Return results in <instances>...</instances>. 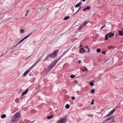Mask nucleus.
<instances>
[{"label": "nucleus", "mask_w": 123, "mask_h": 123, "mask_svg": "<svg viewBox=\"0 0 123 123\" xmlns=\"http://www.w3.org/2000/svg\"><path fill=\"white\" fill-rule=\"evenodd\" d=\"M39 59L35 63L37 64V63H38L39 62Z\"/></svg>", "instance_id": "obj_38"}, {"label": "nucleus", "mask_w": 123, "mask_h": 123, "mask_svg": "<svg viewBox=\"0 0 123 123\" xmlns=\"http://www.w3.org/2000/svg\"><path fill=\"white\" fill-rule=\"evenodd\" d=\"M38 16L39 17H41L43 14V12L41 8H38L37 10Z\"/></svg>", "instance_id": "obj_3"}, {"label": "nucleus", "mask_w": 123, "mask_h": 123, "mask_svg": "<svg viewBox=\"0 0 123 123\" xmlns=\"http://www.w3.org/2000/svg\"><path fill=\"white\" fill-rule=\"evenodd\" d=\"M115 111V109H113L109 113L107 114L105 116V117H109L112 115Z\"/></svg>", "instance_id": "obj_7"}, {"label": "nucleus", "mask_w": 123, "mask_h": 123, "mask_svg": "<svg viewBox=\"0 0 123 123\" xmlns=\"http://www.w3.org/2000/svg\"><path fill=\"white\" fill-rule=\"evenodd\" d=\"M28 12V11H27V13H26L25 14V16H27V15Z\"/></svg>", "instance_id": "obj_45"}, {"label": "nucleus", "mask_w": 123, "mask_h": 123, "mask_svg": "<svg viewBox=\"0 0 123 123\" xmlns=\"http://www.w3.org/2000/svg\"><path fill=\"white\" fill-rule=\"evenodd\" d=\"M111 122H115V121L114 120H113Z\"/></svg>", "instance_id": "obj_47"}, {"label": "nucleus", "mask_w": 123, "mask_h": 123, "mask_svg": "<svg viewBox=\"0 0 123 123\" xmlns=\"http://www.w3.org/2000/svg\"><path fill=\"white\" fill-rule=\"evenodd\" d=\"M90 84L91 86H92L94 85V84L92 82H90Z\"/></svg>", "instance_id": "obj_32"}, {"label": "nucleus", "mask_w": 123, "mask_h": 123, "mask_svg": "<svg viewBox=\"0 0 123 123\" xmlns=\"http://www.w3.org/2000/svg\"><path fill=\"white\" fill-rule=\"evenodd\" d=\"M75 77V76L73 75H71L70 76V77L71 78H74Z\"/></svg>", "instance_id": "obj_30"}, {"label": "nucleus", "mask_w": 123, "mask_h": 123, "mask_svg": "<svg viewBox=\"0 0 123 123\" xmlns=\"http://www.w3.org/2000/svg\"><path fill=\"white\" fill-rule=\"evenodd\" d=\"M53 117V116L51 115L50 116H47V118L48 119H49Z\"/></svg>", "instance_id": "obj_20"}, {"label": "nucleus", "mask_w": 123, "mask_h": 123, "mask_svg": "<svg viewBox=\"0 0 123 123\" xmlns=\"http://www.w3.org/2000/svg\"><path fill=\"white\" fill-rule=\"evenodd\" d=\"M29 89L28 88H27L26 89V90L24 91L22 93V95L24 96V95L26 94L28 91Z\"/></svg>", "instance_id": "obj_10"}, {"label": "nucleus", "mask_w": 123, "mask_h": 123, "mask_svg": "<svg viewBox=\"0 0 123 123\" xmlns=\"http://www.w3.org/2000/svg\"><path fill=\"white\" fill-rule=\"evenodd\" d=\"M109 36V38H111L113 37L114 36V34L112 33L111 32L109 33L108 34Z\"/></svg>", "instance_id": "obj_11"}, {"label": "nucleus", "mask_w": 123, "mask_h": 123, "mask_svg": "<svg viewBox=\"0 0 123 123\" xmlns=\"http://www.w3.org/2000/svg\"><path fill=\"white\" fill-rule=\"evenodd\" d=\"M57 62V61H55L53 62L46 69V73H48L55 66Z\"/></svg>", "instance_id": "obj_2"}, {"label": "nucleus", "mask_w": 123, "mask_h": 123, "mask_svg": "<svg viewBox=\"0 0 123 123\" xmlns=\"http://www.w3.org/2000/svg\"><path fill=\"white\" fill-rule=\"evenodd\" d=\"M69 50L68 49L67 50H66L62 54L60 55L59 57L58 58V60H60L61 58Z\"/></svg>", "instance_id": "obj_8"}, {"label": "nucleus", "mask_w": 123, "mask_h": 123, "mask_svg": "<svg viewBox=\"0 0 123 123\" xmlns=\"http://www.w3.org/2000/svg\"><path fill=\"white\" fill-rule=\"evenodd\" d=\"M58 51V50L55 51L52 53H50L49 55V56L50 57H54L57 54Z\"/></svg>", "instance_id": "obj_4"}, {"label": "nucleus", "mask_w": 123, "mask_h": 123, "mask_svg": "<svg viewBox=\"0 0 123 123\" xmlns=\"http://www.w3.org/2000/svg\"><path fill=\"white\" fill-rule=\"evenodd\" d=\"M21 41H19V42H18V44H19V43H21Z\"/></svg>", "instance_id": "obj_48"}, {"label": "nucleus", "mask_w": 123, "mask_h": 123, "mask_svg": "<svg viewBox=\"0 0 123 123\" xmlns=\"http://www.w3.org/2000/svg\"><path fill=\"white\" fill-rule=\"evenodd\" d=\"M101 51V50L99 48L97 50V51L98 53L100 52Z\"/></svg>", "instance_id": "obj_27"}, {"label": "nucleus", "mask_w": 123, "mask_h": 123, "mask_svg": "<svg viewBox=\"0 0 123 123\" xmlns=\"http://www.w3.org/2000/svg\"><path fill=\"white\" fill-rule=\"evenodd\" d=\"M82 45H80V47H82Z\"/></svg>", "instance_id": "obj_52"}, {"label": "nucleus", "mask_w": 123, "mask_h": 123, "mask_svg": "<svg viewBox=\"0 0 123 123\" xmlns=\"http://www.w3.org/2000/svg\"><path fill=\"white\" fill-rule=\"evenodd\" d=\"M115 118V116H112L109 117L107 118L106 120H105L106 121H108L112 119H114Z\"/></svg>", "instance_id": "obj_9"}, {"label": "nucleus", "mask_w": 123, "mask_h": 123, "mask_svg": "<svg viewBox=\"0 0 123 123\" xmlns=\"http://www.w3.org/2000/svg\"><path fill=\"white\" fill-rule=\"evenodd\" d=\"M69 18H70L69 16H68L66 17H64L63 18V20H67L69 19Z\"/></svg>", "instance_id": "obj_21"}, {"label": "nucleus", "mask_w": 123, "mask_h": 123, "mask_svg": "<svg viewBox=\"0 0 123 123\" xmlns=\"http://www.w3.org/2000/svg\"><path fill=\"white\" fill-rule=\"evenodd\" d=\"M88 50L87 51V52L88 53H89L90 51V49H88Z\"/></svg>", "instance_id": "obj_43"}, {"label": "nucleus", "mask_w": 123, "mask_h": 123, "mask_svg": "<svg viewBox=\"0 0 123 123\" xmlns=\"http://www.w3.org/2000/svg\"><path fill=\"white\" fill-rule=\"evenodd\" d=\"M109 36L108 34H106L105 37V41H106L109 39Z\"/></svg>", "instance_id": "obj_18"}, {"label": "nucleus", "mask_w": 123, "mask_h": 123, "mask_svg": "<svg viewBox=\"0 0 123 123\" xmlns=\"http://www.w3.org/2000/svg\"><path fill=\"white\" fill-rule=\"evenodd\" d=\"M66 121V119L65 118L60 119L57 121V123H65Z\"/></svg>", "instance_id": "obj_6"}, {"label": "nucleus", "mask_w": 123, "mask_h": 123, "mask_svg": "<svg viewBox=\"0 0 123 123\" xmlns=\"http://www.w3.org/2000/svg\"><path fill=\"white\" fill-rule=\"evenodd\" d=\"M49 57H50V56H49V55H48L46 57H45V58L44 59L43 61H45L46 60L49 59Z\"/></svg>", "instance_id": "obj_19"}, {"label": "nucleus", "mask_w": 123, "mask_h": 123, "mask_svg": "<svg viewBox=\"0 0 123 123\" xmlns=\"http://www.w3.org/2000/svg\"><path fill=\"white\" fill-rule=\"evenodd\" d=\"M70 107V105L68 104H67L65 105V108L67 109H68Z\"/></svg>", "instance_id": "obj_25"}, {"label": "nucleus", "mask_w": 123, "mask_h": 123, "mask_svg": "<svg viewBox=\"0 0 123 123\" xmlns=\"http://www.w3.org/2000/svg\"><path fill=\"white\" fill-rule=\"evenodd\" d=\"M90 6H88L86 8H84L83 10V11H86V10H89L90 9Z\"/></svg>", "instance_id": "obj_16"}, {"label": "nucleus", "mask_w": 123, "mask_h": 123, "mask_svg": "<svg viewBox=\"0 0 123 123\" xmlns=\"http://www.w3.org/2000/svg\"><path fill=\"white\" fill-rule=\"evenodd\" d=\"M76 82H77V83H78V81L77 80H76Z\"/></svg>", "instance_id": "obj_53"}, {"label": "nucleus", "mask_w": 123, "mask_h": 123, "mask_svg": "<svg viewBox=\"0 0 123 123\" xmlns=\"http://www.w3.org/2000/svg\"><path fill=\"white\" fill-rule=\"evenodd\" d=\"M81 8H82V7H79V9H80Z\"/></svg>", "instance_id": "obj_50"}, {"label": "nucleus", "mask_w": 123, "mask_h": 123, "mask_svg": "<svg viewBox=\"0 0 123 123\" xmlns=\"http://www.w3.org/2000/svg\"><path fill=\"white\" fill-rule=\"evenodd\" d=\"M20 117V114L19 113L17 112L14 115L12 116L11 121L12 122H16L19 120Z\"/></svg>", "instance_id": "obj_1"}, {"label": "nucleus", "mask_w": 123, "mask_h": 123, "mask_svg": "<svg viewBox=\"0 0 123 123\" xmlns=\"http://www.w3.org/2000/svg\"><path fill=\"white\" fill-rule=\"evenodd\" d=\"M81 62V61L80 60H79L78 61V63H80Z\"/></svg>", "instance_id": "obj_41"}, {"label": "nucleus", "mask_w": 123, "mask_h": 123, "mask_svg": "<svg viewBox=\"0 0 123 123\" xmlns=\"http://www.w3.org/2000/svg\"><path fill=\"white\" fill-rule=\"evenodd\" d=\"M30 56H29L27 58H26V59H27L28 58H30Z\"/></svg>", "instance_id": "obj_42"}, {"label": "nucleus", "mask_w": 123, "mask_h": 123, "mask_svg": "<svg viewBox=\"0 0 123 123\" xmlns=\"http://www.w3.org/2000/svg\"><path fill=\"white\" fill-rule=\"evenodd\" d=\"M79 10H78L77 11V12H76L75 13H74V14H73V15H75L79 12Z\"/></svg>", "instance_id": "obj_36"}, {"label": "nucleus", "mask_w": 123, "mask_h": 123, "mask_svg": "<svg viewBox=\"0 0 123 123\" xmlns=\"http://www.w3.org/2000/svg\"><path fill=\"white\" fill-rule=\"evenodd\" d=\"M71 98L72 100H74L75 98L73 96L71 97Z\"/></svg>", "instance_id": "obj_35"}, {"label": "nucleus", "mask_w": 123, "mask_h": 123, "mask_svg": "<svg viewBox=\"0 0 123 123\" xmlns=\"http://www.w3.org/2000/svg\"><path fill=\"white\" fill-rule=\"evenodd\" d=\"M84 69H83L82 70V71L83 72H84L85 71H86L87 70V69L86 68V67H84Z\"/></svg>", "instance_id": "obj_24"}, {"label": "nucleus", "mask_w": 123, "mask_h": 123, "mask_svg": "<svg viewBox=\"0 0 123 123\" xmlns=\"http://www.w3.org/2000/svg\"><path fill=\"white\" fill-rule=\"evenodd\" d=\"M85 48L87 49H90L89 48V47L87 46H86L85 47Z\"/></svg>", "instance_id": "obj_37"}, {"label": "nucleus", "mask_w": 123, "mask_h": 123, "mask_svg": "<svg viewBox=\"0 0 123 123\" xmlns=\"http://www.w3.org/2000/svg\"><path fill=\"white\" fill-rule=\"evenodd\" d=\"M80 52L81 53H83L86 52V50L85 49H83V48H81L80 50Z\"/></svg>", "instance_id": "obj_15"}, {"label": "nucleus", "mask_w": 123, "mask_h": 123, "mask_svg": "<svg viewBox=\"0 0 123 123\" xmlns=\"http://www.w3.org/2000/svg\"><path fill=\"white\" fill-rule=\"evenodd\" d=\"M105 25H104L101 28V30H102L103 28L105 27Z\"/></svg>", "instance_id": "obj_33"}, {"label": "nucleus", "mask_w": 123, "mask_h": 123, "mask_svg": "<svg viewBox=\"0 0 123 123\" xmlns=\"http://www.w3.org/2000/svg\"><path fill=\"white\" fill-rule=\"evenodd\" d=\"M31 70V69H30L29 68L26 71H25L26 73H27V74H28Z\"/></svg>", "instance_id": "obj_28"}, {"label": "nucleus", "mask_w": 123, "mask_h": 123, "mask_svg": "<svg viewBox=\"0 0 123 123\" xmlns=\"http://www.w3.org/2000/svg\"><path fill=\"white\" fill-rule=\"evenodd\" d=\"M94 104V100L93 99L92 100V101L91 103V104L92 105Z\"/></svg>", "instance_id": "obj_34"}, {"label": "nucleus", "mask_w": 123, "mask_h": 123, "mask_svg": "<svg viewBox=\"0 0 123 123\" xmlns=\"http://www.w3.org/2000/svg\"><path fill=\"white\" fill-rule=\"evenodd\" d=\"M102 53L105 55L106 53V52L105 51H103L102 52Z\"/></svg>", "instance_id": "obj_39"}, {"label": "nucleus", "mask_w": 123, "mask_h": 123, "mask_svg": "<svg viewBox=\"0 0 123 123\" xmlns=\"http://www.w3.org/2000/svg\"><path fill=\"white\" fill-rule=\"evenodd\" d=\"M108 61V60H105L104 62H104H107V61Z\"/></svg>", "instance_id": "obj_46"}, {"label": "nucleus", "mask_w": 123, "mask_h": 123, "mask_svg": "<svg viewBox=\"0 0 123 123\" xmlns=\"http://www.w3.org/2000/svg\"><path fill=\"white\" fill-rule=\"evenodd\" d=\"M3 53H4V51L3 52Z\"/></svg>", "instance_id": "obj_56"}, {"label": "nucleus", "mask_w": 123, "mask_h": 123, "mask_svg": "<svg viewBox=\"0 0 123 123\" xmlns=\"http://www.w3.org/2000/svg\"><path fill=\"white\" fill-rule=\"evenodd\" d=\"M113 47V46H110L108 47V48L109 49H112Z\"/></svg>", "instance_id": "obj_31"}, {"label": "nucleus", "mask_w": 123, "mask_h": 123, "mask_svg": "<svg viewBox=\"0 0 123 123\" xmlns=\"http://www.w3.org/2000/svg\"><path fill=\"white\" fill-rule=\"evenodd\" d=\"M82 0V1H84H84H86V0Z\"/></svg>", "instance_id": "obj_51"}, {"label": "nucleus", "mask_w": 123, "mask_h": 123, "mask_svg": "<svg viewBox=\"0 0 123 123\" xmlns=\"http://www.w3.org/2000/svg\"><path fill=\"white\" fill-rule=\"evenodd\" d=\"M13 51H12V52H12Z\"/></svg>", "instance_id": "obj_54"}, {"label": "nucleus", "mask_w": 123, "mask_h": 123, "mask_svg": "<svg viewBox=\"0 0 123 123\" xmlns=\"http://www.w3.org/2000/svg\"><path fill=\"white\" fill-rule=\"evenodd\" d=\"M25 30L24 29H21L20 31L21 33H23L24 32Z\"/></svg>", "instance_id": "obj_26"}, {"label": "nucleus", "mask_w": 123, "mask_h": 123, "mask_svg": "<svg viewBox=\"0 0 123 123\" xmlns=\"http://www.w3.org/2000/svg\"><path fill=\"white\" fill-rule=\"evenodd\" d=\"M95 90L94 89H92L91 91V92L92 93H94L95 92Z\"/></svg>", "instance_id": "obj_29"}, {"label": "nucleus", "mask_w": 123, "mask_h": 123, "mask_svg": "<svg viewBox=\"0 0 123 123\" xmlns=\"http://www.w3.org/2000/svg\"><path fill=\"white\" fill-rule=\"evenodd\" d=\"M32 33H31L30 34H29L28 35L25 37L24 38H23L22 39H21L20 40L22 42V41H23L24 40H25V39L27 38V37H28L29 36H30L32 34Z\"/></svg>", "instance_id": "obj_12"}, {"label": "nucleus", "mask_w": 123, "mask_h": 123, "mask_svg": "<svg viewBox=\"0 0 123 123\" xmlns=\"http://www.w3.org/2000/svg\"><path fill=\"white\" fill-rule=\"evenodd\" d=\"M78 10H80V9H79Z\"/></svg>", "instance_id": "obj_55"}, {"label": "nucleus", "mask_w": 123, "mask_h": 123, "mask_svg": "<svg viewBox=\"0 0 123 123\" xmlns=\"http://www.w3.org/2000/svg\"><path fill=\"white\" fill-rule=\"evenodd\" d=\"M32 33H31L30 34H29L28 35L25 37L24 38H23L22 39H21L20 40L22 42V41H23L24 40H25V39L27 38V37H28L29 36H30L32 34Z\"/></svg>", "instance_id": "obj_13"}, {"label": "nucleus", "mask_w": 123, "mask_h": 123, "mask_svg": "<svg viewBox=\"0 0 123 123\" xmlns=\"http://www.w3.org/2000/svg\"><path fill=\"white\" fill-rule=\"evenodd\" d=\"M6 117V116L5 114H4L2 115L1 116V117L2 118H5Z\"/></svg>", "instance_id": "obj_23"}, {"label": "nucleus", "mask_w": 123, "mask_h": 123, "mask_svg": "<svg viewBox=\"0 0 123 123\" xmlns=\"http://www.w3.org/2000/svg\"><path fill=\"white\" fill-rule=\"evenodd\" d=\"M8 52V51H5V53L4 54H5L7 52Z\"/></svg>", "instance_id": "obj_49"}, {"label": "nucleus", "mask_w": 123, "mask_h": 123, "mask_svg": "<svg viewBox=\"0 0 123 123\" xmlns=\"http://www.w3.org/2000/svg\"><path fill=\"white\" fill-rule=\"evenodd\" d=\"M88 21H86L84 22L82 24H81L80 26L78 29L79 31H80L87 24Z\"/></svg>", "instance_id": "obj_5"}, {"label": "nucleus", "mask_w": 123, "mask_h": 123, "mask_svg": "<svg viewBox=\"0 0 123 123\" xmlns=\"http://www.w3.org/2000/svg\"><path fill=\"white\" fill-rule=\"evenodd\" d=\"M119 35H120L121 36H122L123 35V31H119Z\"/></svg>", "instance_id": "obj_17"}, {"label": "nucleus", "mask_w": 123, "mask_h": 123, "mask_svg": "<svg viewBox=\"0 0 123 123\" xmlns=\"http://www.w3.org/2000/svg\"><path fill=\"white\" fill-rule=\"evenodd\" d=\"M64 117H65L64 118H67V115H66L65 116H64Z\"/></svg>", "instance_id": "obj_44"}, {"label": "nucleus", "mask_w": 123, "mask_h": 123, "mask_svg": "<svg viewBox=\"0 0 123 123\" xmlns=\"http://www.w3.org/2000/svg\"><path fill=\"white\" fill-rule=\"evenodd\" d=\"M27 73H26V72H25L24 74L23 75L24 76H25L26 74Z\"/></svg>", "instance_id": "obj_40"}, {"label": "nucleus", "mask_w": 123, "mask_h": 123, "mask_svg": "<svg viewBox=\"0 0 123 123\" xmlns=\"http://www.w3.org/2000/svg\"><path fill=\"white\" fill-rule=\"evenodd\" d=\"M82 3V2H80L79 3H78L76 5H75V7H80L81 4Z\"/></svg>", "instance_id": "obj_14"}, {"label": "nucleus", "mask_w": 123, "mask_h": 123, "mask_svg": "<svg viewBox=\"0 0 123 123\" xmlns=\"http://www.w3.org/2000/svg\"><path fill=\"white\" fill-rule=\"evenodd\" d=\"M36 64L35 63L31 67L29 68L30 69H31L34 66H35Z\"/></svg>", "instance_id": "obj_22"}]
</instances>
